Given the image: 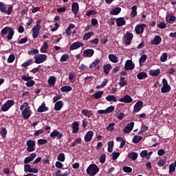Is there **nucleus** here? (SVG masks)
Returning <instances> with one entry per match:
<instances>
[{"label": "nucleus", "instance_id": "nucleus-1", "mask_svg": "<svg viewBox=\"0 0 176 176\" xmlns=\"http://www.w3.org/2000/svg\"><path fill=\"white\" fill-rule=\"evenodd\" d=\"M20 110L22 112L23 119H30L31 118L32 111H31V107L28 105V102H25L23 103L20 107Z\"/></svg>", "mask_w": 176, "mask_h": 176}, {"label": "nucleus", "instance_id": "nucleus-2", "mask_svg": "<svg viewBox=\"0 0 176 176\" xmlns=\"http://www.w3.org/2000/svg\"><path fill=\"white\" fill-rule=\"evenodd\" d=\"M6 34H8L7 38L8 41H12V39H13V35H14V31H13V29L9 27H5L3 28L1 31V36H5Z\"/></svg>", "mask_w": 176, "mask_h": 176}, {"label": "nucleus", "instance_id": "nucleus-3", "mask_svg": "<svg viewBox=\"0 0 176 176\" xmlns=\"http://www.w3.org/2000/svg\"><path fill=\"white\" fill-rule=\"evenodd\" d=\"M100 171V168L96 164H90L87 168V174L90 176L96 175Z\"/></svg>", "mask_w": 176, "mask_h": 176}, {"label": "nucleus", "instance_id": "nucleus-4", "mask_svg": "<svg viewBox=\"0 0 176 176\" xmlns=\"http://www.w3.org/2000/svg\"><path fill=\"white\" fill-rule=\"evenodd\" d=\"M41 19H38L36 21V25L34 26V28L32 29V31L33 32L32 36L34 38H38V36L39 35V31H41Z\"/></svg>", "mask_w": 176, "mask_h": 176}, {"label": "nucleus", "instance_id": "nucleus-5", "mask_svg": "<svg viewBox=\"0 0 176 176\" xmlns=\"http://www.w3.org/2000/svg\"><path fill=\"white\" fill-rule=\"evenodd\" d=\"M34 58L36 64H42V63H45L47 60V55L39 54L34 56Z\"/></svg>", "mask_w": 176, "mask_h": 176}, {"label": "nucleus", "instance_id": "nucleus-6", "mask_svg": "<svg viewBox=\"0 0 176 176\" xmlns=\"http://www.w3.org/2000/svg\"><path fill=\"white\" fill-rule=\"evenodd\" d=\"M162 87L161 88L162 93H170L171 91V86L168 85V82L166 78L162 79Z\"/></svg>", "mask_w": 176, "mask_h": 176}, {"label": "nucleus", "instance_id": "nucleus-7", "mask_svg": "<svg viewBox=\"0 0 176 176\" xmlns=\"http://www.w3.org/2000/svg\"><path fill=\"white\" fill-rule=\"evenodd\" d=\"M133 33L130 32H126L125 35L123 37V43L124 45H131V41H133Z\"/></svg>", "mask_w": 176, "mask_h": 176}, {"label": "nucleus", "instance_id": "nucleus-8", "mask_svg": "<svg viewBox=\"0 0 176 176\" xmlns=\"http://www.w3.org/2000/svg\"><path fill=\"white\" fill-rule=\"evenodd\" d=\"M13 11V7L12 6H9L8 10H6V6L2 2H0V12L1 13H6V14H12Z\"/></svg>", "mask_w": 176, "mask_h": 176}, {"label": "nucleus", "instance_id": "nucleus-9", "mask_svg": "<svg viewBox=\"0 0 176 176\" xmlns=\"http://www.w3.org/2000/svg\"><path fill=\"white\" fill-rule=\"evenodd\" d=\"M13 105H14V101L9 100L1 107V111H3V112H6L7 111H9Z\"/></svg>", "mask_w": 176, "mask_h": 176}, {"label": "nucleus", "instance_id": "nucleus-10", "mask_svg": "<svg viewBox=\"0 0 176 176\" xmlns=\"http://www.w3.org/2000/svg\"><path fill=\"white\" fill-rule=\"evenodd\" d=\"M142 107H144V102L141 100L138 101L133 107V113H138V112H140V111L142 109Z\"/></svg>", "mask_w": 176, "mask_h": 176}, {"label": "nucleus", "instance_id": "nucleus-11", "mask_svg": "<svg viewBox=\"0 0 176 176\" xmlns=\"http://www.w3.org/2000/svg\"><path fill=\"white\" fill-rule=\"evenodd\" d=\"M113 111H115V107L110 106L104 110H98L97 113H98V115H108V113H111V112H113Z\"/></svg>", "mask_w": 176, "mask_h": 176}, {"label": "nucleus", "instance_id": "nucleus-12", "mask_svg": "<svg viewBox=\"0 0 176 176\" xmlns=\"http://www.w3.org/2000/svg\"><path fill=\"white\" fill-rule=\"evenodd\" d=\"M26 145L28 152H34V151H35V142L34 140H28Z\"/></svg>", "mask_w": 176, "mask_h": 176}, {"label": "nucleus", "instance_id": "nucleus-13", "mask_svg": "<svg viewBox=\"0 0 176 176\" xmlns=\"http://www.w3.org/2000/svg\"><path fill=\"white\" fill-rule=\"evenodd\" d=\"M135 67V65L133 63L131 60H127L124 65L125 71H133Z\"/></svg>", "mask_w": 176, "mask_h": 176}, {"label": "nucleus", "instance_id": "nucleus-14", "mask_svg": "<svg viewBox=\"0 0 176 176\" xmlns=\"http://www.w3.org/2000/svg\"><path fill=\"white\" fill-rule=\"evenodd\" d=\"M153 153V151L148 152L147 150H143L140 153V157H142L143 159H146V160H149Z\"/></svg>", "mask_w": 176, "mask_h": 176}, {"label": "nucleus", "instance_id": "nucleus-15", "mask_svg": "<svg viewBox=\"0 0 176 176\" xmlns=\"http://www.w3.org/2000/svg\"><path fill=\"white\" fill-rule=\"evenodd\" d=\"M83 46L85 44L80 41L74 42L69 46V50H76V49L83 47Z\"/></svg>", "mask_w": 176, "mask_h": 176}, {"label": "nucleus", "instance_id": "nucleus-16", "mask_svg": "<svg viewBox=\"0 0 176 176\" xmlns=\"http://www.w3.org/2000/svg\"><path fill=\"white\" fill-rule=\"evenodd\" d=\"M94 55V50L93 49H87L82 52L83 57H85L86 58H90L91 57H93Z\"/></svg>", "mask_w": 176, "mask_h": 176}, {"label": "nucleus", "instance_id": "nucleus-17", "mask_svg": "<svg viewBox=\"0 0 176 176\" xmlns=\"http://www.w3.org/2000/svg\"><path fill=\"white\" fill-rule=\"evenodd\" d=\"M146 28V25L145 23L136 25L135 28L136 34H138V35L142 34V32H144V30H145Z\"/></svg>", "mask_w": 176, "mask_h": 176}, {"label": "nucleus", "instance_id": "nucleus-18", "mask_svg": "<svg viewBox=\"0 0 176 176\" xmlns=\"http://www.w3.org/2000/svg\"><path fill=\"white\" fill-rule=\"evenodd\" d=\"M120 102H125V104H130L133 102V98L129 95H125L123 98L119 99Z\"/></svg>", "mask_w": 176, "mask_h": 176}, {"label": "nucleus", "instance_id": "nucleus-19", "mask_svg": "<svg viewBox=\"0 0 176 176\" xmlns=\"http://www.w3.org/2000/svg\"><path fill=\"white\" fill-rule=\"evenodd\" d=\"M94 135V132H93V131H89L88 132H87L84 137V140L85 142H90V141L93 140Z\"/></svg>", "mask_w": 176, "mask_h": 176}, {"label": "nucleus", "instance_id": "nucleus-20", "mask_svg": "<svg viewBox=\"0 0 176 176\" xmlns=\"http://www.w3.org/2000/svg\"><path fill=\"white\" fill-rule=\"evenodd\" d=\"M133 129H134V122H131L129 124H127V126H125L123 131L126 134H129L133 131Z\"/></svg>", "mask_w": 176, "mask_h": 176}, {"label": "nucleus", "instance_id": "nucleus-21", "mask_svg": "<svg viewBox=\"0 0 176 176\" xmlns=\"http://www.w3.org/2000/svg\"><path fill=\"white\" fill-rule=\"evenodd\" d=\"M50 137L51 138H57L58 140H60V138H63V133L55 129L50 133Z\"/></svg>", "mask_w": 176, "mask_h": 176}, {"label": "nucleus", "instance_id": "nucleus-22", "mask_svg": "<svg viewBox=\"0 0 176 176\" xmlns=\"http://www.w3.org/2000/svg\"><path fill=\"white\" fill-rule=\"evenodd\" d=\"M72 11L73 12L74 16H76L79 13V3H73L72 4Z\"/></svg>", "mask_w": 176, "mask_h": 176}, {"label": "nucleus", "instance_id": "nucleus-23", "mask_svg": "<svg viewBox=\"0 0 176 176\" xmlns=\"http://www.w3.org/2000/svg\"><path fill=\"white\" fill-rule=\"evenodd\" d=\"M36 157V154L35 153H32V154L30 155L29 157H27L24 160V164H28V163H31L34 159Z\"/></svg>", "mask_w": 176, "mask_h": 176}, {"label": "nucleus", "instance_id": "nucleus-24", "mask_svg": "<svg viewBox=\"0 0 176 176\" xmlns=\"http://www.w3.org/2000/svg\"><path fill=\"white\" fill-rule=\"evenodd\" d=\"M82 115L87 118H91L93 116V111L91 110L84 109L81 111Z\"/></svg>", "mask_w": 176, "mask_h": 176}, {"label": "nucleus", "instance_id": "nucleus-25", "mask_svg": "<svg viewBox=\"0 0 176 176\" xmlns=\"http://www.w3.org/2000/svg\"><path fill=\"white\" fill-rule=\"evenodd\" d=\"M108 58L110 61H111V63H119V58L116 54H110L108 56Z\"/></svg>", "mask_w": 176, "mask_h": 176}, {"label": "nucleus", "instance_id": "nucleus-26", "mask_svg": "<svg viewBox=\"0 0 176 176\" xmlns=\"http://www.w3.org/2000/svg\"><path fill=\"white\" fill-rule=\"evenodd\" d=\"M64 107V102L62 100L57 101L54 104L55 111H60Z\"/></svg>", "mask_w": 176, "mask_h": 176}, {"label": "nucleus", "instance_id": "nucleus-27", "mask_svg": "<svg viewBox=\"0 0 176 176\" xmlns=\"http://www.w3.org/2000/svg\"><path fill=\"white\" fill-rule=\"evenodd\" d=\"M166 22L169 24H173L175 21L176 18L172 14H169L166 17Z\"/></svg>", "mask_w": 176, "mask_h": 176}, {"label": "nucleus", "instance_id": "nucleus-28", "mask_svg": "<svg viewBox=\"0 0 176 176\" xmlns=\"http://www.w3.org/2000/svg\"><path fill=\"white\" fill-rule=\"evenodd\" d=\"M49 49V44L45 41L43 45L40 48L41 53H47V50Z\"/></svg>", "mask_w": 176, "mask_h": 176}, {"label": "nucleus", "instance_id": "nucleus-29", "mask_svg": "<svg viewBox=\"0 0 176 176\" xmlns=\"http://www.w3.org/2000/svg\"><path fill=\"white\" fill-rule=\"evenodd\" d=\"M116 21L118 27H122V25L126 24V21L123 17L118 18Z\"/></svg>", "mask_w": 176, "mask_h": 176}, {"label": "nucleus", "instance_id": "nucleus-30", "mask_svg": "<svg viewBox=\"0 0 176 176\" xmlns=\"http://www.w3.org/2000/svg\"><path fill=\"white\" fill-rule=\"evenodd\" d=\"M72 130L73 134H76L79 131V123L78 122L72 123Z\"/></svg>", "mask_w": 176, "mask_h": 176}, {"label": "nucleus", "instance_id": "nucleus-31", "mask_svg": "<svg viewBox=\"0 0 176 176\" xmlns=\"http://www.w3.org/2000/svg\"><path fill=\"white\" fill-rule=\"evenodd\" d=\"M162 43V37H160V36H155L153 40V41H151V45H160V43Z\"/></svg>", "mask_w": 176, "mask_h": 176}, {"label": "nucleus", "instance_id": "nucleus-32", "mask_svg": "<svg viewBox=\"0 0 176 176\" xmlns=\"http://www.w3.org/2000/svg\"><path fill=\"white\" fill-rule=\"evenodd\" d=\"M74 28H75L74 23H70L67 28L65 30V34L67 35V36H69V35L72 34V31H71V30H74Z\"/></svg>", "mask_w": 176, "mask_h": 176}, {"label": "nucleus", "instance_id": "nucleus-33", "mask_svg": "<svg viewBox=\"0 0 176 176\" xmlns=\"http://www.w3.org/2000/svg\"><path fill=\"white\" fill-rule=\"evenodd\" d=\"M120 12H122V8L118 7L116 8H113L110 11V14H111V16H116V15L119 14V13H120Z\"/></svg>", "mask_w": 176, "mask_h": 176}, {"label": "nucleus", "instance_id": "nucleus-34", "mask_svg": "<svg viewBox=\"0 0 176 176\" xmlns=\"http://www.w3.org/2000/svg\"><path fill=\"white\" fill-rule=\"evenodd\" d=\"M49 109L46 107V104H45V102H43L41 105L38 108L37 111L42 113V112H46Z\"/></svg>", "mask_w": 176, "mask_h": 176}, {"label": "nucleus", "instance_id": "nucleus-35", "mask_svg": "<svg viewBox=\"0 0 176 176\" xmlns=\"http://www.w3.org/2000/svg\"><path fill=\"white\" fill-rule=\"evenodd\" d=\"M128 157H129L131 160H137L138 157V153L135 152H131L128 153Z\"/></svg>", "mask_w": 176, "mask_h": 176}, {"label": "nucleus", "instance_id": "nucleus-36", "mask_svg": "<svg viewBox=\"0 0 176 176\" xmlns=\"http://www.w3.org/2000/svg\"><path fill=\"white\" fill-rule=\"evenodd\" d=\"M119 86L120 87H124V86H127V80H126V78L121 77L120 78Z\"/></svg>", "mask_w": 176, "mask_h": 176}, {"label": "nucleus", "instance_id": "nucleus-37", "mask_svg": "<svg viewBox=\"0 0 176 176\" xmlns=\"http://www.w3.org/2000/svg\"><path fill=\"white\" fill-rule=\"evenodd\" d=\"M112 68V66H111L110 64L104 65L103 67V71L106 74V75H108L109 74V71H111Z\"/></svg>", "mask_w": 176, "mask_h": 176}, {"label": "nucleus", "instance_id": "nucleus-38", "mask_svg": "<svg viewBox=\"0 0 176 176\" xmlns=\"http://www.w3.org/2000/svg\"><path fill=\"white\" fill-rule=\"evenodd\" d=\"M104 94V91H98L96 92L94 95L93 97L96 98V100H98L102 97V95Z\"/></svg>", "mask_w": 176, "mask_h": 176}, {"label": "nucleus", "instance_id": "nucleus-39", "mask_svg": "<svg viewBox=\"0 0 176 176\" xmlns=\"http://www.w3.org/2000/svg\"><path fill=\"white\" fill-rule=\"evenodd\" d=\"M159 74H160V69H152L149 72V74L151 75V76H157Z\"/></svg>", "mask_w": 176, "mask_h": 176}, {"label": "nucleus", "instance_id": "nucleus-40", "mask_svg": "<svg viewBox=\"0 0 176 176\" xmlns=\"http://www.w3.org/2000/svg\"><path fill=\"white\" fill-rule=\"evenodd\" d=\"M94 35V33L93 32H89L86 33L84 36L82 37L83 41H88V39H90L91 36Z\"/></svg>", "mask_w": 176, "mask_h": 176}, {"label": "nucleus", "instance_id": "nucleus-41", "mask_svg": "<svg viewBox=\"0 0 176 176\" xmlns=\"http://www.w3.org/2000/svg\"><path fill=\"white\" fill-rule=\"evenodd\" d=\"M48 84L50 86H54L56 85V77L50 76L48 78Z\"/></svg>", "mask_w": 176, "mask_h": 176}, {"label": "nucleus", "instance_id": "nucleus-42", "mask_svg": "<svg viewBox=\"0 0 176 176\" xmlns=\"http://www.w3.org/2000/svg\"><path fill=\"white\" fill-rule=\"evenodd\" d=\"M107 101H109L111 102V101H113V102H116L118 100L116 99V97H115L113 95H109L106 97Z\"/></svg>", "mask_w": 176, "mask_h": 176}, {"label": "nucleus", "instance_id": "nucleus-43", "mask_svg": "<svg viewBox=\"0 0 176 176\" xmlns=\"http://www.w3.org/2000/svg\"><path fill=\"white\" fill-rule=\"evenodd\" d=\"M148 76V74H146L144 72H142L137 74L138 79H140V80L144 79V78H146Z\"/></svg>", "mask_w": 176, "mask_h": 176}, {"label": "nucleus", "instance_id": "nucleus-44", "mask_svg": "<svg viewBox=\"0 0 176 176\" xmlns=\"http://www.w3.org/2000/svg\"><path fill=\"white\" fill-rule=\"evenodd\" d=\"M72 91V87L69 86H63L60 88V91L63 93H65L67 91Z\"/></svg>", "mask_w": 176, "mask_h": 176}, {"label": "nucleus", "instance_id": "nucleus-45", "mask_svg": "<svg viewBox=\"0 0 176 176\" xmlns=\"http://www.w3.org/2000/svg\"><path fill=\"white\" fill-rule=\"evenodd\" d=\"M131 17H135V16H137V6H133L131 7Z\"/></svg>", "mask_w": 176, "mask_h": 176}, {"label": "nucleus", "instance_id": "nucleus-46", "mask_svg": "<svg viewBox=\"0 0 176 176\" xmlns=\"http://www.w3.org/2000/svg\"><path fill=\"white\" fill-rule=\"evenodd\" d=\"M31 64H32V59H28L21 65V67L23 68H25L27 67H29V65H31Z\"/></svg>", "mask_w": 176, "mask_h": 176}, {"label": "nucleus", "instance_id": "nucleus-47", "mask_svg": "<svg viewBox=\"0 0 176 176\" xmlns=\"http://www.w3.org/2000/svg\"><path fill=\"white\" fill-rule=\"evenodd\" d=\"M142 140V138L141 136L135 135L132 141L134 144H138V142H140Z\"/></svg>", "mask_w": 176, "mask_h": 176}, {"label": "nucleus", "instance_id": "nucleus-48", "mask_svg": "<svg viewBox=\"0 0 176 176\" xmlns=\"http://www.w3.org/2000/svg\"><path fill=\"white\" fill-rule=\"evenodd\" d=\"M82 143V138H78L75 139V140L72 143V146H76V145Z\"/></svg>", "mask_w": 176, "mask_h": 176}, {"label": "nucleus", "instance_id": "nucleus-49", "mask_svg": "<svg viewBox=\"0 0 176 176\" xmlns=\"http://www.w3.org/2000/svg\"><path fill=\"white\" fill-rule=\"evenodd\" d=\"M100 64V59L96 58L94 62L91 63L90 65V68H94L95 67H97Z\"/></svg>", "mask_w": 176, "mask_h": 176}, {"label": "nucleus", "instance_id": "nucleus-50", "mask_svg": "<svg viewBox=\"0 0 176 176\" xmlns=\"http://www.w3.org/2000/svg\"><path fill=\"white\" fill-rule=\"evenodd\" d=\"M108 152L111 153L112 151H113V141H110L108 142V148H107Z\"/></svg>", "mask_w": 176, "mask_h": 176}, {"label": "nucleus", "instance_id": "nucleus-51", "mask_svg": "<svg viewBox=\"0 0 176 176\" xmlns=\"http://www.w3.org/2000/svg\"><path fill=\"white\" fill-rule=\"evenodd\" d=\"M115 125H116V124L114 122L110 123L107 126V130H108V131H113V130H115Z\"/></svg>", "mask_w": 176, "mask_h": 176}, {"label": "nucleus", "instance_id": "nucleus-52", "mask_svg": "<svg viewBox=\"0 0 176 176\" xmlns=\"http://www.w3.org/2000/svg\"><path fill=\"white\" fill-rule=\"evenodd\" d=\"M14 60H16V56H14V54H10L7 61L9 64H12V63H13Z\"/></svg>", "mask_w": 176, "mask_h": 176}, {"label": "nucleus", "instance_id": "nucleus-53", "mask_svg": "<svg viewBox=\"0 0 176 176\" xmlns=\"http://www.w3.org/2000/svg\"><path fill=\"white\" fill-rule=\"evenodd\" d=\"M55 176H67L68 175V172H65V173H61V170H58L55 171L54 173Z\"/></svg>", "mask_w": 176, "mask_h": 176}, {"label": "nucleus", "instance_id": "nucleus-54", "mask_svg": "<svg viewBox=\"0 0 176 176\" xmlns=\"http://www.w3.org/2000/svg\"><path fill=\"white\" fill-rule=\"evenodd\" d=\"M175 166L174 165V164H170L169 165V174L173 175V173H174V171H175Z\"/></svg>", "mask_w": 176, "mask_h": 176}, {"label": "nucleus", "instance_id": "nucleus-55", "mask_svg": "<svg viewBox=\"0 0 176 176\" xmlns=\"http://www.w3.org/2000/svg\"><path fill=\"white\" fill-rule=\"evenodd\" d=\"M58 160H59V162H65V155L63 153H60L58 155Z\"/></svg>", "mask_w": 176, "mask_h": 176}, {"label": "nucleus", "instance_id": "nucleus-56", "mask_svg": "<svg viewBox=\"0 0 176 176\" xmlns=\"http://www.w3.org/2000/svg\"><path fill=\"white\" fill-rule=\"evenodd\" d=\"M0 134L3 138L6 137V134H8V131L5 128H2L0 131Z\"/></svg>", "mask_w": 176, "mask_h": 176}, {"label": "nucleus", "instance_id": "nucleus-57", "mask_svg": "<svg viewBox=\"0 0 176 176\" xmlns=\"http://www.w3.org/2000/svg\"><path fill=\"white\" fill-rule=\"evenodd\" d=\"M21 79L23 80H25V82H29L30 80H32L33 78H32V76H28L23 75L21 76Z\"/></svg>", "mask_w": 176, "mask_h": 176}, {"label": "nucleus", "instance_id": "nucleus-58", "mask_svg": "<svg viewBox=\"0 0 176 176\" xmlns=\"http://www.w3.org/2000/svg\"><path fill=\"white\" fill-rule=\"evenodd\" d=\"M167 53H164L160 57L162 63H166L167 61Z\"/></svg>", "mask_w": 176, "mask_h": 176}, {"label": "nucleus", "instance_id": "nucleus-59", "mask_svg": "<svg viewBox=\"0 0 176 176\" xmlns=\"http://www.w3.org/2000/svg\"><path fill=\"white\" fill-rule=\"evenodd\" d=\"M69 58V56L65 54L60 57V61H63V62L68 61Z\"/></svg>", "mask_w": 176, "mask_h": 176}, {"label": "nucleus", "instance_id": "nucleus-60", "mask_svg": "<svg viewBox=\"0 0 176 176\" xmlns=\"http://www.w3.org/2000/svg\"><path fill=\"white\" fill-rule=\"evenodd\" d=\"M34 85H35V81L33 80H30L28 81V82L25 83V85H26L28 87H32V86H34Z\"/></svg>", "mask_w": 176, "mask_h": 176}, {"label": "nucleus", "instance_id": "nucleus-61", "mask_svg": "<svg viewBox=\"0 0 176 176\" xmlns=\"http://www.w3.org/2000/svg\"><path fill=\"white\" fill-rule=\"evenodd\" d=\"M146 58H147L146 55V54H143V55L140 57V60H139L140 64H142V63H145V61H146Z\"/></svg>", "mask_w": 176, "mask_h": 176}, {"label": "nucleus", "instance_id": "nucleus-62", "mask_svg": "<svg viewBox=\"0 0 176 176\" xmlns=\"http://www.w3.org/2000/svg\"><path fill=\"white\" fill-rule=\"evenodd\" d=\"M45 133V130L43 129H39L34 131V136L38 137V135H41V134H43Z\"/></svg>", "mask_w": 176, "mask_h": 176}, {"label": "nucleus", "instance_id": "nucleus-63", "mask_svg": "<svg viewBox=\"0 0 176 176\" xmlns=\"http://www.w3.org/2000/svg\"><path fill=\"white\" fill-rule=\"evenodd\" d=\"M166 165V160H160L157 162V166H159V167H163Z\"/></svg>", "mask_w": 176, "mask_h": 176}, {"label": "nucleus", "instance_id": "nucleus-64", "mask_svg": "<svg viewBox=\"0 0 176 176\" xmlns=\"http://www.w3.org/2000/svg\"><path fill=\"white\" fill-rule=\"evenodd\" d=\"M122 170L124 173H131V171H133V168H131V167L129 166H124L122 168Z\"/></svg>", "mask_w": 176, "mask_h": 176}]
</instances>
